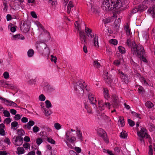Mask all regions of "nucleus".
<instances>
[{
    "label": "nucleus",
    "instance_id": "obj_1",
    "mask_svg": "<svg viewBox=\"0 0 155 155\" xmlns=\"http://www.w3.org/2000/svg\"><path fill=\"white\" fill-rule=\"evenodd\" d=\"M120 4V0H104L101 8L105 11H110L114 8L119 9L121 6Z\"/></svg>",
    "mask_w": 155,
    "mask_h": 155
},
{
    "label": "nucleus",
    "instance_id": "obj_2",
    "mask_svg": "<svg viewBox=\"0 0 155 155\" xmlns=\"http://www.w3.org/2000/svg\"><path fill=\"white\" fill-rule=\"evenodd\" d=\"M132 48H131V51L133 55H136L138 57L145 53L143 47L140 44H134Z\"/></svg>",
    "mask_w": 155,
    "mask_h": 155
},
{
    "label": "nucleus",
    "instance_id": "obj_3",
    "mask_svg": "<svg viewBox=\"0 0 155 155\" xmlns=\"http://www.w3.org/2000/svg\"><path fill=\"white\" fill-rule=\"evenodd\" d=\"M137 134L139 137L138 140H140L141 143L143 144H145L144 138H149V142L151 140V138L149 137V135L147 133V130L144 128H141L140 131H137Z\"/></svg>",
    "mask_w": 155,
    "mask_h": 155
},
{
    "label": "nucleus",
    "instance_id": "obj_4",
    "mask_svg": "<svg viewBox=\"0 0 155 155\" xmlns=\"http://www.w3.org/2000/svg\"><path fill=\"white\" fill-rule=\"evenodd\" d=\"M151 3V0H144L142 3V5H139L138 8H135L132 10V13L134 14L138 11H142L146 10L149 6L150 4Z\"/></svg>",
    "mask_w": 155,
    "mask_h": 155
},
{
    "label": "nucleus",
    "instance_id": "obj_5",
    "mask_svg": "<svg viewBox=\"0 0 155 155\" xmlns=\"http://www.w3.org/2000/svg\"><path fill=\"white\" fill-rule=\"evenodd\" d=\"M86 87V84L83 81L79 80L76 82L74 86V90L76 92L79 94H83L84 92V89Z\"/></svg>",
    "mask_w": 155,
    "mask_h": 155
},
{
    "label": "nucleus",
    "instance_id": "obj_6",
    "mask_svg": "<svg viewBox=\"0 0 155 155\" xmlns=\"http://www.w3.org/2000/svg\"><path fill=\"white\" fill-rule=\"evenodd\" d=\"M37 48H39V50L42 51V53L45 54H48L50 53L49 49L47 46L43 42L38 43L37 42Z\"/></svg>",
    "mask_w": 155,
    "mask_h": 155
},
{
    "label": "nucleus",
    "instance_id": "obj_7",
    "mask_svg": "<svg viewBox=\"0 0 155 155\" xmlns=\"http://www.w3.org/2000/svg\"><path fill=\"white\" fill-rule=\"evenodd\" d=\"M120 101L117 96L115 95H113L111 105L114 108H118L120 106Z\"/></svg>",
    "mask_w": 155,
    "mask_h": 155
},
{
    "label": "nucleus",
    "instance_id": "obj_8",
    "mask_svg": "<svg viewBox=\"0 0 155 155\" xmlns=\"http://www.w3.org/2000/svg\"><path fill=\"white\" fill-rule=\"evenodd\" d=\"M30 25V23L27 21H24L22 25L20 26L21 30L25 33L29 31Z\"/></svg>",
    "mask_w": 155,
    "mask_h": 155
},
{
    "label": "nucleus",
    "instance_id": "obj_9",
    "mask_svg": "<svg viewBox=\"0 0 155 155\" xmlns=\"http://www.w3.org/2000/svg\"><path fill=\"white\" fill-rule=\"evenodd\" d=\"M97 133L99 136L101 137L104 139L105 142L107 143L109 142L107 133L103 129L101 128L97 130Z\"/></svg>",
    "mask_w": 155,
    "mask_h": 155
},
{
    "label": "nucleus",
    "instance_id": "obj_10",
    "mask_svg": "<svg viewBox=\"0 0 155 155\" xmlns=\"http://www.w3.org/2000/svg\"><path fill=\"white\" fill-rule=\"evenodd\" d=\"M109 74L107 72H104L103 75V77L105 81L109 85H110L112 82V80L111 78V76L109 75Z\"/></svg>",
    "mask_w": 155,
    "mask_h": 155
},
{
    "label": "nucleus",
    "instance_id": "obj_11",
    "mask_svg": "<svg viewBox=\"0 0 155 155\" xmlns=\"http://www.w3.org/2000/svg\"><path fill=\"white\" fill-rule=\"evenodd\" d=\"M79 36L81 44H84V45H86L87 42L86 41V36L85 33L83 31H80Z\"/></svg>",
    "mask_w": 155,
    "mask_h": 155
},
{
    "label": "nucleus",
    "instance_id": "obj_12",
    "mask_svg": "<svg viewBox=\"0 0 155 155\" xmlns=\"http://www.w3.org/2000/svg\"><path fill=\"white\" fill-rule=\"evenodd\" d=\"M88 37L91 38L94 37L93 40V43L94 44V46L95 47H99L98 43V36L96 35H94L92 32H91V34L87 35Z\"/></svg>",
    "mask_w": 155,
    "mask_h": 155
},
{
    "label": "nucleus",
    "instance_id": "obj_13",
    "mask_svg": "<svg viewBox=\"0 0 155 155\" xmlns=\"http://www.w3.org/2000/svg\"><path fill=\"white\" fill-rule=\"evenodd\" d=\"M88 97L90 103L93 106L95 105L97 107L96 104L97 103V101L94 97V96L93 94H89L88 95Z\"/></svg>",
    "mask_w": 155,
    "mask_h": 155
},
{
    "label": "nucleus",
    "instance_id": "obj_14",
    "mask_svg": "<svg viewBox=\"0 0 155 155\" xmlns=\"http://www.w3.org/2000/svg\"><path fill=\"white\" fill-rule=\"evenodd\" d=\"M135 44H136L134 41L131 40L129 38L127 39L126 42V45H127L129 47H131V48H132L133 47V45H135Z\"/></svg>",
    "mask_w": 155,
    "mask_h": 155
},
{
    "label": "nucleus",
    "instance_id": "obj_15",
    "mask_svg": "<svg viewBox=\"0 0 155 155\" xmlns=\"http://www.w3.org/2000/svg\"><path fill=\"white\" fill-rule=\"evenodd\" d=\"M35 122L34 121L30 120L28 123L23 126V128H25L27 127L28 129L30 130L31 129V127L33 126Z\"/></svg>",
    "mask_w": 155,
    "mask_h": 155
},
{
    "label": "nucleus",
    "instance_id": "obj_16",
    "mask_svg": "<svg viewBox=\"0 0 155 155\" xmlns=\"http://www.w3.org/2000/svg\"><path fill=\"white\" fill-rule=\"evenodd\" d=\"M0 99L3 101H4V103L7 105L11 106H12V103L11 102H13L12 101H9L7 100H6L5 98H3L1 97L0 96Z\"/></svg>",
    "mask_w": 155,
    "mask_h": 155
},
{
    "label": "nucleus",
    "instance_id": "obj_17",
    "mask_svg": "<svg viewBox=\"0 0 155 155\" xmlns=\"http://www.w3.org/2000/svg\"><path fill=\"white\" fill-rule=\"evenodd\" d=\"M147 12L152 15L153 18L155 17V9H154L153 7H150V8L148 9Z\"/></svg>",
    "mask_w": 155,
    "mask_h": 155
},
{
    "label": "nucleus",
    "instance_id": "obj_18",
    "mask_svg": "<svg viewBox=\"0 0 155 155\" xmlns=\"http://www.w3.org/2000/svg\"><path fill=\"white\" fill-rule=\"evenodd\" d=\"M98 107L99 109L101 110H103L104 109V103L102 100H100L98 102Z\"/></svg>",
    "mask_w": 155,
    "mask_h": 155
},
{
    "label": "nucleus",
    "instance_id": "obj_19",
    "mask_svg": "<svg viewBox=\"0 0 155 155\" xmlns=\"http://www.w3.org/2000/svg\"><path fill=\"white\" fill-rule=\"evenodd\" d=\"M91 11L94 14H98L99 15V8L96 6H93L91 7Z\"/></svg>",
    "mask_w": 155,
    "mask_h": 155
},
{
    "label": "nucleus",
    "instance_id": "obj_20",
    "mask_svg": "<svg viewBox=\"0 0 155 155\" xmlns=\"http://www.w3.org/2000/svg\"><path fill=\"white\" fill-rule=\"evenodd\" d=\"M73 7L74 5L72 3V2L71 1H70L68 5L67 8V12L68 14H69L70 13L71 8Z\"/></svg>",
    "mask_w": 155,
    "mask_h": 155
},
{
    "label": "nucleus",
    "instance_id": "obj_21",
    "mask_svg": "<svg viewBox=\"0 0 155 155\" xmlns=\"http://www.w3.org/2000/svg\"><path fill=\"white\" fill-rule=\"evenodd\" d=\"M138 57L140 58V60L143 61V62L145 63L147 62V61L146 58V55L145 53L143 54V55H142L141 56H140Z\"/></svg>",
    "mask_w": 155,
    "mask_h": 155
},
{
    "label": "nucleus",
    "instance_id": "obj_22",
    "mask_svg": "<svg viewBox=\"0 0 155 155\" xmlns=\"http://www.w3.org/2000/svg\"><path fill=\"white\" fill-rule=\"evenodd\" d=\"M76 134H77L78 138L81 141H83L82 140V133L80 131L78 130L76 131Z\"/></svg>",
    "mask_w": 155,
    "mask_h": 155
},
{
    "label": "nucleus",
    "instance_id": "obj_23",
    "mask_svg": "<svg viewBox=\"0 0 155 155\" xmlns=\"http://www.w3.org/2000/svg\"><path fill=\"white\" fill-rule=\"evenodd\" d=\"M17 133L18 135V136L21 137L24 135L25 134V132L24 130L22 129H18L17 130Z\"/></svg>",
    "mask_w": 155,
    "mask_h": 155
},
{
    "label": "nucleus",
    "instance_id": "obj_24",
    "mask_svg": "<svg viewBox=\"0 0 155 155\" xmlns=\"http://www.w3.org/2000/svg\"><path fill=\"white\" fill-rule=\"evenodd\" d=\"M13 37L15 39L18 38V39H21L23 40L24 39V37L21 34H17L13 36Z\"/></svg>",
    "mask_w": 155,
    "mask_h": 155
},
{
    "label": "nucleus",
    "instance_id": "obj_25",
    "mask_svg": "<svg viewBox=\"0 0 155 155\" xmlns=\"http://www.w3.org/2000/svg\"><path fill=\"white\" fill-rule=\"evenodd\" d=\"M121 78L123 79L124 81L126 83H127L129 82L128 78L126 74H123L121 76Z\"/></svg>",
    "mask_w": 155,
    "mask_h": 155
},
{
    "label": "nucleus",
    "instance_id": "obj_26",
    "mask_svg": "<svg viewBox=\"0 0 155 155\" xmlns=\"http://www.w3.org/2000/svg\"><path fill=\"white\" fill-rule=\"evenodd\" d=\"M18 154H21L23 153H24V150L23 147H19L17 148Z\"/></svg>",
    "mask_w": 155,
    "mask_h": 155
},
{
    "label": "nucleus",
    "instance_id": "obj_27",
    "mask_svg": "<svg viewBox=\"0 0 155 155\" xmlns=\"http://www.w3.org/2000/svg\"><path fill=\"white\" fill-rule=\"evenodd\" d=\"M119 52L122 54H124L125 53V50L124 48L122 46H120L118 47Z\"/></svg>",
    "mask_w": 155,
    "mask_h": 155
},
{
    "label": "nucleus",
    "instance_id": "obj_28",
    "mask_svg": "<svg viewBox=\"0 0 155 155\" xmlns=\"http://www.w3.org/2000/svg\"><path fill=\"white\" fill-rule=\"evenodd\" d=\"M120 122V124L122 127L124 126L125 125L124 119L123 117H120L118 120Z\"/></svg>",
    "mask_w": 155,
    "mask_h": 155
},
{
    "label": "nucleus",
    "instance_id": "obj_29",
    "mask_svg": "<svg viewBox=\"0 0 155 155\" xmlns=\"http://www.w3.org/2000/svg\"><path fill=\"white\" fill-rule=\"evenodd\" d=\"M42 108L44 110L45 114L46 116H48L51 114V111L50 110H47L45 108V107L44 106H43Z\"/></svg>",
    "mask_w": 155,
    "mask_h": 155
},
{
    "label": "nucleus",
    "instance_id": "obj_30",
    "mask_svg": "<svg viewBox=\"0 0 155 155\" xmlns=\"http://www.w3.org/2000/svg\"><path fill=\"white\" fill-rule=\"evenodd\" d=\"M34 53V51L32 49H30L27 52L28 55V57H31L33 55Z\"/></svg>",
    "mask_w": 155,
    "mask_h": 155
},
{
    "label": "nucleus",
    "instance_id": "obj_31",
    "mask_svg": "<svg viewBox=\"0 0 155 155\" xmlns=\"http://www.w3.org/2000/svg\"><path fill=\"white\" fill-rule=\"evenodd\" d=\"M145 105L148 108H151L153 106V104L150 101H147L145 103Z\"/></svg>",
    "mask_w": 155,
    "mask_h": 155
},
{
    "label": "nucleus",
    "instance_id": "obj_32",
    "mask_svg": "<svg viewBox=\"0 0 155 155\" xmlns=\"http://www.w3.org/2000/svg\"><path fill=\"white\" fill-rule=\"evenodd\" d=\"M46 106L47 108H49L51 107L52 105L50 102L49 100H46L45 102Z\"/></svg>",
    "mask_w": 155,
    "mask_h": 155
},
{
    "label": "nucleus",
    "instance_id": "obj_33",
    "mask_svg": "<svg viewBox=\"0 0 155 155\" xmlns=\"http://www.w3.org/2000/svg\"><path fill=\"white\" fill-rule=\"evenodd\" d=\"M148 154L149 155H153L152 147L151 145H150L149 147Z\"/></svg>",
    "mask_w": 155,
    "mask_h": 155
},
{
    "label": "nucleus",
    "instance_id": "obj_34",
    "mask_svg": "<svg viewBox=\"0 0 155 155\" xmlns=\"http://www.w3.org/2000/svg\"><path fill=\"white\" fill-rule=\"evenodd\" d=\"M15 140V141L16 142H23V138L20 136L17 137Z\"/></svg>",
    "mask_w": 155,
    "mask_h": 155
},
{
    "label": "nucleus",
    "instance_id": "obj_35",
    "mask_svg": "<svg viewBox=\"0 0 155 155\" xmlns=\"http://www.w3.org/2000/svg\"><path fill=\"white\" fill-rule=\"evenodd\" d=\"M85 108L87 110V112L88 113H91L92 111L91 108H90L87 105L86 103H84Z\"/></svg>",
    "mask_w": 155,
    "mask_h": 155
},
{
    "label": "nucleus",
    "instance_id": "obj_36",
    "mask_svg": "<svg viewBox=\"0 0 155 155\" xmlns=\"http://www.w3.org/2000/svg\"><path fill=\"white\" fill-rule=\"evenodd\" d=\"M36 141L37 144L39 145L43 142V140L41 138H38L36 139Z\"/></svg>",
    "mask_w": 155,
    "mask_h": 155
},
{
    "label": "nucleus",
    "instance_id": "obj_37",
    "mask_svg": "<svg viewBox=\"0 0 155 155\" xmlns=\"http://www.w3.org/2000/svg\"><path fill=\"white\" fill-rule=\"evenodd\" d=\"M74 25L76 28L78 29V31H81L80 30V29L81 27L78 21H76L74 24Z\"/></svg>",
    "mask_w": 155,
    "mask_h": 155
},
{
    "label": "nucleus",
    "instance_id": "obj_38",
    "mask_svg": "<svg viewBox=\"0 0 155 155\" xmlns=\"http://www.w3.org/2000/svg\"><path fill=\"white\" fill-rule=\"evenodd\" d=\"M109 42L110 43L114 45H116L117 44V40L114 39H112L110 40L109 41Z\"/></svg>",
    "mask_w": 155,
    "mask_h": 155
},
{
    "label": "nucleus",
    "instance_id": "obj_39",
    "mask_svg": "<svg viewBox=\"0 0 155 155\" xmlns=\"http://www.w3.org/2000/svg\"><path fill=\"white\" fill-rule=\"evenodd\" d=\"M125 131L124 132H122L120 133V137L123 138H126L127 136L126 134V133H125Z\"/></svg>",
    "mask_w": 155,
    "mask_h": 155
},
{
    "label": "nucleus",
    "instance_id": "obj_40",
    "mask_svg": "<svg viewBox=\"0 0 155 155\" xmlns=\"http://www.w3.org/2000/svg\"><path fill=\"white\" fill-rule=\"evenodd\" d=\"M128 122L129 125L131 127H133L135 124L134 122L130 119L128 120Z\"/></svg>",
    "mask_w": 155,
    "mask_h": 155
},
{
    "label": "nucleus",
    "instance_id": "obj_41",
    "mask_svg": "<svg viewBox=\"0 0 155 155\" xmlns=\"http://www.w3.org/2000/svg\"><path fill=\"white\" fill-rule=\"evenodd\" d=\"M47 140L48 142L52 144H54L55 143V141L51 138L48 137Z\"/></svg>",
    "mask_w": 155,
    "mask_h": 155
},
{
    "label": "nucleus",
    "instance_id": "obj_42",
    "mask_svg": "<svg viewBox=\"0 0 155 155\" xmlns=\"http://www.w3.org/2000/svg\"><path fill=\"white\" fill-rule=\"evenodd\" d=\"M4 115L5 117H9L10 116V114L9 112L7 110H5L3 112Z\"/></svg>",
    "mask_w": 155,
    "mask_h": 155
},
{
    "label": "nucleus",
    "instance_id": "obj_43",
    "mask_svg": "<svg viewBox=\"0 0 155 155\" xmlns=\"http://www.w3.org/2000/svg\"><path fill=\"white\" fill-rule=\"evenodd\" d=\"M23 147L25 149L30 148V145L29 143H25L23 145Z\"/></svg>",
    "mask_w": 155,
    "mask_h": 155
},
{
    "label": "nucleus",
    "instance_id": "obj_44",
    "mask_svg": "<svg viewBox=\"0 0 155 155\" xmlns=\"http://www.w3.org/2000/svg\"><path fill=\"white\" fill-rule=\"evenodd\" d=\"M39 99L41 101H44L45 100V97L43 94H41L39 96Z\"/></svg>",
    "mask_w": 155,
    "mask_h": 155
},
{
    "label": "nucleus",
    "instance_id": "obj_45",
    "mask_svg": "<svg viewBox=\"0 0 155 155\" xmlns=\"http://www.w3.org/2000/svg\"><path fill=\"white\" fill-rule=\"evenodd\" d=\"M112 51L111 49L108 48H107L106 50V53L108 55H111L112 54Z\"/></svg>",
    "mask_w": 155,
    "mask_h": 155
},
{
    "label": "nucleus",
    "instance_id": "obj_46",
    "mask_svg": "<svg viewBox=\"0 0 155 155\" xmlns=\"http://www.w3.org/2000/svg\"><path fill=\"white\" fill-rule=\"evenodd\" d=\"M85 31L86 32L87 35H88L90 34H91V32H92V30L89 28H85Z\"/></svg>",
    "mask_w": 155,
    "mask_h": 155
},
{
    "label": "nucleus",
    "instance_id": "obj_47",
    "mask_svg": "<svg viewBox=\"0 0 155 155\" xmlns=\"http://www.w3.org/2000/svg\"><path fill=\"white\" fill-rule=\"evenodd\" d=\"M120 63V60H116L114 62V64L116 66H118Z\"/></svg>",
    "mask_w": 155,
    "mask_h": 155
},
{
    "label": "nucleus",
    "instance_id": "obj_48",
    "mask_svg": "<svg viewBox=\"0 0 155 155\" xmlns=\"http://www.w3.org/2000/svg\"><path fill=\"white\" fill-rule=\"evenodd\" d=\"M126 32L127 35H129L130 34V30L128 25L126 26Z\"/></svg>",
    "mask_w": 155,
    "mask_h": 155
},
{
    "label": "nucleus",
    "instance_id": "obj_49",
    "mask_svg": "<svg viewBox=\"0 0 155 155\" xmlns=\"http://www.w3.org/2000/svg\"><path fill=\"white\" fill-rule=\"evenodd\" d=\"M103 22L104 24H107L110 22V19L109 18H106L104 19Z\"/></svg>",
    "mask_w": 155,
    "mask_h": 155
},
{
    "label": "nucleus",
    "instance_id": "obj_50",
    "mask_svg": "<svg viewBox=\"0 0 155 155\" xmlns=\"http://www.w3.org/2000/svg\"><path fill=\"white\" fill-rule=\"evenodd\" d=\"M51 61H54V63H56V61L57 60V58L56 57H54V56L53 55H51Z\"/></svg>",
    "mask_w": 155,
    "mask_h": 155
},
{
    "label": "nucleus",
    "instance_id": "obj_51",
    "mask_svg": "<svg viewBox=\"0 0 155 155\" xmlns=\"http://www.w3.org/2000/svg\"><path fill=\"white\" fill-rule=\"evenodd\" d=\"M54 127L57 130H59L61 128V126L60 124L58 123H55L54 125Z\"/></svg>",
    "mask_w": 155,
    "mask_h": 155
},
{
    "label": "nucleus",
    "instance_id": "obj_52",
    "mask_svg": "<svg viewBox=\"0 0 155 155\" xmlns=\"http://www.w3.org/2000/svg\"><path fill=\"white\" fill-rule=\"evenodd\" d=\"M3 76L5 78L7 79L9 78V74L7 72H5L3 74Z\"/></svg>",
    "mask_w": 155,
    "mask_h": 155
},
{
    "label": "nucleus",
    "instance_id": "obj_53",
    "mask_svg": "<svg viewBox=\"0 0 155 155\" xmlns=\"http://www.w3.org/2000/svg\"><path fill=\"white\" fill-rule=\"evenodd\" d=\"M94 66L97 68H98L100 66V64L97 61H94Z\"/></svg>",
    "mask_w": 155,
    "mask_h": 155
},
{
    "label": "nucleus",
    "instance_id": "obj_54",
    "mask_svg": "<svg viewBox=\"0 0 155 155\" xmlns=\"http://www.w3.org/2000/svg\"><path fill=\"white\" fill-rule=\"evenodd\" d=\"M12 128L13 127H17L18 125V123L16 121H14L11 124Z\"/></svg>",
    "mask_w": 155,
    "mask_h": 155
},
{
    "label": "nucleus",
    "instance_id": "obj_55",
    "mask_svg": "<svg viewBox=\"0 0 155 155\" xmlns=\"http://www.w3.org/2000/svg\"><path fill=\"white\" fill-rule=\"evenodd\" d=\"M39 130V128L37 126H34L33 128V131L35 133L38 132Z\"/></svg>",
    "mask_w": 155,
    "mask_h": 155
},
{
    "label": "nucleus",
    "instance_id": "obj_56",
    "mask_svg": "<svg viewBox=\"0 0 155 155\" xmlns=\"http://www.w3.org/2000/svg\"><path fill=\"white\" fill-rule=\"evenodd\" d=\"M76 140V138L74 137H72L71 138H69L68 139V140L70 142H73Z\"/></svg>",
    "mask_w": 155,
    "mask_h": 155
},
{
    "label": "nucleus",
    "instance_id": "obj_57",
    "mask_svg": "<svg viewBox=\"0 0 155 155\" xmlns=\"http://www.w3.org/2000/svg\"><path fill=\"white\" fill-rule=\"evenodd\" d=\"M74 150L78 153H80L81 151V149L78 147H75L74 148Z\"/></svg>",
    "mask_w": 155,
    "mask_h": 155
},
{
    "label": "nucleus",
    "instance_id": "obj_58",
    "mask_svg": "<svg viewBox=\"0 0 155 155\" xmlns=\"http://www.w3.org/2000/svg\"><path fill=\"white\" fill-rule=\"evenodd\" d=\"M0 134L4 136L5 134V132L3 128H0Z\"/></svg>",
    "mask_w": 155,
    "mask_h": 155
},
{
    "label": "nucleus",
    "instance_id": "obj_59",
    "mask_svg": "<svg viewBox=\"0 0 155 155\" xmlns=\"http://www.w3.org/2000/svg\"><path fill=\"white\" fill-rule=\"evenodd\" d=\"M24 141L26 142H28L30 141V140L29 137L28 136H25L24 138Z\"/></svg>",
    "mask_w": 155,
    "mask_h": 155
},
{
    "label": "nucleus",
    "instance_id": "obj_60",
    "mask_svg": "<svg viewBox=\"0 0 155 155\" xmlns=\"http://www.w3.org/2000/svg\"><path fill=\"white\" fill-rule=\"evenodd\" d=\"M4 141L8 145H9L11 143L9 139L7 137L4 140Z\"/></svg>",
    "mask_w": 155,
    "mask_h": 155
},
{
    "label": "nucleus",
    "instance_id": "obj_61",
    "mask_svg": "<svg viewBox=\"0 0 155 155\" xmlns=\"http://www.w3.org/2000/svg\"><path fill=\"white\" fill-rule=\"evenodd\" d=\"M31 15L32 16L33 18H37V15L35 12H31Z\"/></svg>",
    "mask_w": 155,
    "mask_h": 155
},
{
    "label": "nucleus",
    "instance_id": "obj_62",
    "mask_svg": "<svg viewBox=\"0 0 155 155\" xmlns=\"http://www.w3.org/2000/svg\"><path fill=\"white\" fill-rule=\"evenodd\" d=\"M13 143L15 145L18 146H20V145H21L22 144V143L23 142H21H21H18V141L16 142V141H15L14 142H13Z\"/></svg>",
    "mask_w": 155,
    "mask_h": 155
},
{
    "label": "nucleus",
    "instance_id": "obj_63",
    "mask_svg": "<svg viewBox=\"0 0 155 155\" xmlns=\"http://www.w3.org/2000/svg\"><path fill=\"white\" fill-rule=\"evenodd\" d=\"M11 121V118H6L5 119V121L6 123L7 124H9Z\"/></svg>",
    "mask_w": 155,
    "mask_h": 155
},
{
    "label": "nucleus",
    "instance_id": "obj_64",
    "mask_svg": "<svg viewBox=\"0 0 155 155\" xmlns=\"http://www.w3.org/2000/svg\"><path fill=\"white\" fill-rule=\"evenodd\" d=\"M22 122L23 123H26L28 122V118L26 117H23L21 119Z\"/></svg>",
    "mask_w": 155,
    "mask_h": 155
}]
</instances>
